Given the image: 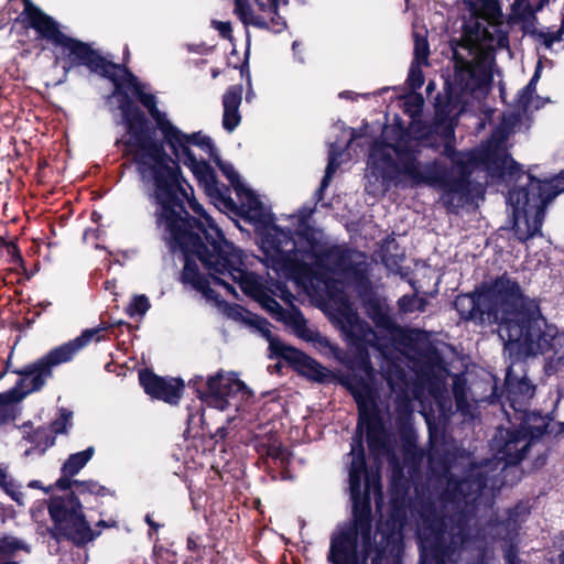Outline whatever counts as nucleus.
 <instances>
[{"label": "nucleus", "instance_id": "obj_50", "mask_svg": "<svg viewBox=\"0 0 564 564\" xmlns=\"http://www.w3.org/2000/svg\"><path fill=\"white\" fill-rule=\"evenodd\" d=\"M547 0H540L536 10H540Z\"/></svg>", "mask_w": 564, "mask_h": 564}, {"label": "nucleus", "instance_id": "obj_22", "mask_svg": "<svg viewBox=\"0 0 564 564\" xmlns=\"http://www.w3.org/2000/svg\"><path fill=\"white\" fill-rule=\"evenodd\" d=\"M530 0H513L509 20L511 23L520 24L525 32H533L536 17Z\"/></svg>", "mask_w": 564, "mask_h": 564}, {"label": "nucleus", "instance_id": "obj_32", "mask_svg": "<svg viewBox=\"0 0 564 564\" xmlns=\"http://www.w3.org/2000/svg\"><path fill=\"white\" fill-rule=\"evenodd\" d=\"M150 308V302L145 295H135L127 307V313L133 317L144 316Z\"/></svg>", "mask_w": 564, "mask_h": 564}, {"label": "nucleus", "instance_id": "obj_9", "mask_svg": "<svg viewBox=\"0 0 564 564\" xmlns=\"http://www.w3.org/2000/svg\"><path fill=\"white\" fill-rule=\"evenodd\" d=\"M556 336L562 337L563 340L557 341L555 339H549V348L545 349V351L536 352V355L553 352L551 357L552 361H562L564 359V336L558 334L557 329ZM505 350L509 355V358L512 359V362L506 373L507 398L510 408L517 415H519L517 420H525V422L542 420L536 413L527 411V404L534 395L535 387L531 384L524 376L521 377L516 372V367L523 371L522 359L529 357V355H511L506 348ZM530 356H535V354H530Z\"/></svg>", "mask_w": 564, "mask_h": 564}, {"label": "nucleus", "instance_id": "obj_53", "mask_svg": "<svg viewBox=\"0 0 564 564\" xmlns=\"http://www.w3.org/2000/svg\"><path fill=\"white\" fill-rule=\"evenodd\" d=\"M561 556L564 557V549H563V552H562Z\"/></svg>", "mask_w": 564, "mask_h": 564}, {"label": "nucleus", "instance_id": "obj_8", "mask_svg": "<svg viewBox=\"0 0 564 564\" xmlns=\"http://www.w3.org/2000/svg\"><path fill=\"white\" fill-rule=\"evenodd\" d=\"M188 206L197 216L205 217L208 227L199 224L198 230L204 234L205 240L217 251L216 259H214L215 254L202 257V263L213 283L224 288L232 295H236L234 285H239L245 294L256 300L273 318L283 322L294 332L292 321L295 318V315L303 316V314L294 306L284 310L268 294L261 279L247 271L241 250L224 238L221 230L195 198H188Z\"/></svg>", "mask_w": 564, "mask_h": 564}, {"label": "nucleus", "instance_id": "obj_14", "mask_svg": "<svg viewBox=\"0 0 564 564\" xmlns=\"http://www.w3.org/2000/svg\"><path fill=\"white\" fill-rule=\"evenodd\" d=\"M289 0H234V14L246 26L281 32L286 26L279 7Z\"/></svg>", "mask_w": 564, "mask_h": 564}, {"label": "nucleus", "instance_id": "obj_40", "mask_svg": "<svg viewBox=\"0 0 564 564\" xmlns=\"http://www.w3.org/2000/svg\"><path fill=\"white\" fill-rule=\"evenodd\" d=\"M506 562L507 564H521L519 557L517 556V553L513 551V549L508 550L506 553Z\"/></svg>", "mask_w": 564, "mask_h": 564}, {"label": "nucleus", "instance_id": "obj_4", "mask_svg": "<svg viewBox=\"0 0 564 564\" xmlns=\"http://www.w3.org/2000/svg\"><path fill=\"white\" fill-rule=\"evenodd\" d=\"M178 193L188 199L187 193L181 183L180 172L145 191L149 199L156 205L155 223L162 231L163 239L169 245L170 250L172 252L181 251L184 254L183 282L200 292L208 302L214 303L229 318L243 321L257 328L270 341L271 347H274L276 344L272 339L271 325L267 319L251 315L240 305H230L220 301L216 292L210 289L209 281L198 272L195 260L198 259L202 262V257L217 256V251L207 240L206 245L202 241V235L204 236V234L198 230V225L204 224L208 227L205 217L198 216L199 219L189 218L180 202Z\"/></svg>", "mask_w": 564, "mask_h": 564}, {"label": "nucleus", "instance_id": "obj_51", "mask_svg": "<svg viewBox=\"0 0 564 564\" xmlns=\"http://www.w3.org/2000/svg\"><path fill=\"white\" fill-rule=\"evenodd\" d=\"M349 135H350V139H349V143H350L355 137V133L352 130H349Z\"/></svg>", "mask_w": 564, "mask_h": 564}, {"label": "nucleus", "instance_id": "obj_17", "mask_svg": "<svg viewBox=\"0 0 564 564\" xmlns=\"http://www.w3.org/2000/svg\"><path fill=\"white\" fill-rule=\"evenodd\" d=\"M282 355L286 359L294 361L299 371H301L305 377L310 378L311 380H314L316 382H326L332 377V373L328 369H326L317 361H315L311 357L302 354L296 349L290 347H282Z\"/></svg>", "mask_w": 564, "mask_h": 564}, {"label": "nucleus", "instance_id": "obj_42", "mask_svg": "<svg viewBox=\"0 0 564 564\" xmlns=\"http://www.w3.org/2000/svg\"><path fill=\"white\" fill-rule=\"evenodd\" d=\"M395 528H397V522L393 520L392 530L387 534L388 540H394L395 536L398 535L395 532Z\"/></svg>", "mask_w": 564, "mask_h": 564}, {"label": "nucleus", "instance_id": "obj_29", "mask_svg": "<svg viewBox=\"0 0 564 564\" xmlns=\"http://www.w3.org/2000/svg\"><path fill=\"white\" fill-rule=\"evenodd\" d=\"M426 305V300L415 295H403L398 301L399 311L403 314L424 312Z\"/></svg>", "mask_w": 564, "mask_h": 564}, {"label": "nucleus", "instance_id": "obj_49", "mask_svg": "<svg viewBox=\"0 0 564 564\" xmlns=\"http://www.w3.org/2000/svg\"><path fill=\"white\" fill-rule=\"evenodd\" d=\"M30 487H33V488L39 487V481L37 480L31 481Z\"/></svg>", "mask_w": 564, "mask_h": 564}, {"label": "nucleus", "instance_id": "obj_27", "mask_svg": "<svg viewBox=\"0 0 564 564\" xmlns=\"http://www.w3.org/2000/svg\"><path fill=\"white\" fill-rule=\"evenodd\" d=\"M73 487H75V490L73 492H70L69 495H74V496L76 494H78V495L89 494V495L97 496V497H104V496L110 495V490L107 487H105L94 480H86V481L74 480Z\"/></svg>", "mask_w": 564, "mask_h": 564}, {"label": "nucleus", "instance_id": "obj_36", "mask_svg": "<svg viewBox=\"0 0 564 564\" xmlns=\"http://www.w3.org/2000/svg\"><path fill=\"white\" fill-rule=\"evenodd\" d=\"M212 26L218 31V33L224 37V39H228L230 40L231 39V34H232V28H231V23L228 22V21H217V20H213L212 21Z\"/></svg>", "mask_w": 564, "mask_h": 564}, {"label": "nucleus", "instance_id": "obj_1", "mask_svg": "<svg viewBox=\"0 0 564 564\" xmlns=\"http://www.w3.org/2000/svg\"><path fill=\"white\" fill-rule=\"evenodd\" d=\"M508 45V33L500 25L488 23L485 26L478 24L475 35H466L453 48L454 74L445 83L446 101L438 96L435 102V131L442 133L443 154L452 167L447 169L438 161L420 163L417 142L410 138H400L395 144L377 140L371 147L365 176V189L369 195L383 196L392 185H427L441 191L443 205L449 212H456L469 202V176L482 167L499 178L511 180L517 175L527 180L523 186L509 192L507 204L520 241L540 234L546 205L564 192V173L544 181L519 174V165L507 151V140L514 133L520 113H505L490 139L476 150L457 152L453 147V119L486 95L492 80L494 52Z\"/></svg>", "mask_w": 564, "mask_h": 564}, {"label": "nucleus", "instance_id": "obj_47", "mask_svg": "<svg viewBox=\"0 0 564 564\" xmlns=\"http://www.w3.org/2000/svg\"><path fill=\"white\" fill-rule=\"evenodd\" d=\"M0 564H19L17 561H2Z\"/></svg>", "mask_w": 564, "mask_h": 564}, {"label": "nucleus", "instance_id": "obj_45", "mask_svg": "<svg viewBox=\"0 0 564 564\" xmlns=\"http://www.w3.org/2000/svg\"><path fill=\"white\" fill-rule=\"evenodd\" d=\"M145 520L149 523V525H151L152 528H155V529L158 528V525L153 522V520H151L150 516H147Z\"/></svg>", "mask_w": 564, "mask_h": 564}, {"label": "nucleus", "instance_id": "obj_16", "mask_svg": "<svg viewBox=\"0 0 564 564\" xmlns=\"http://www.w3.org/2000/svg\"><path fill=\"white\" fill-rule=\"evenodd\" d=\"M139 380L144 391L152 398L175 404L181 398L183 382L175 378H161L150 371H140Z\"/></svg>", "mask_w": 564, "mask_h": 564}, {"label": "nucleus", "instance_id": "obj_33", "mask_svg": "<svg viewBox=\"0 0 564 564\" xmlns=\"http://www.w3.org/2000/svg\"><path fill=\"white\" fill-rule=\"evenodd\" d=\"M476 15L486 14L494 11L496 0H464Z\"/></svg>", "mask_w": 564, "mask_h": 564}, {"label": "nucleus", "instance_id": "obj_5", "mask_svg": "<svg viewBox=\"0 0 564 564\" xmlns=\"http://www.w3.org/2000/svg\"><path fill=\"white\" fill-rule=\"evenodd\" d=\"M454 305L464 319L497 323L498 335L511 355L545 351L549 339L563 340L542 316L538 302L523 297L519 284L506 275L477 294L458 295Z\"/></svg>", "mask_w": 564, "mask_h": 564}, {"label": "nucleus", "instance_id": "obj_34", "mask_svg": "<svg viewBox=\"0 0 564 564\" xmlns=\"http://www.w3.org/2000/svg\"><path fill=\"white\" fill-rule=\"evenodd\" d=\"M454 395L456 400V406L459 411H465V408L467 405L466 401V393H465V386L462 383L460 379L458 377L454 380Z\"/></svg>", "mask_w": 564, "mask_h": 564}, {"label": "nucleus", "instance_id": "obj_7", "mask_svg": "<svg viewBox=\"0 0 564 564\" xmlns=\"http://www.w3.org/2000/svg\"><path fill=\"white\" fill-rule=\"evenodd\" d=\"M172 147L164 142L178 162L191 170L206 195L218 209H240L250 221L261 223L267 214L258 196L240 180L235 167L221 161L212 139L200 132L184 133Z\"/></svg>", "mask_w": 564, "mask_h": 564}, {"label": "nucleus", "instance_id": "obj_48", "mask_svg": "<svg viewBox=\"0 0 564 564\" xmlns=\"http://www.w3.org/2000/svg\"><path fill=\"white\" fill-rule=\"evenodd\" d=\"M297 46H299V42H296V41L293 42L292 48H293L294 54H296Z\"/></svg>", "mask_w": 564, "mask_h": 564}, {"label": "nucleus", "instance_id": "obj_30", "mask_svg": "<svg viewBox=\"0 0 564 564\" xmlns=\"http://www.w3.org/2000/svg\"><path fill=\"white\" fill-rule=\"evenodd\" d=\"M340 154L341 153H340V151L337 150V148H335L334 145L330 147L328 164L326 166L325 175L321 183V188H319L321 191H324L328 186L334 173L339 167L340 162L338 159H339Z\"/></svg>", "mask_w": 564, "mask_h": 564}, {"label": "nucleus", "instance_id": "obj_54", "mask_svg": "<svg viewBox=\"0 0 564 564\" xmlns=\"http://www.w3.org/2000/svg\"><path fill=\"white\" fill-rule=\"evenodd\" d=\"M562 431L564 432V423L562 424Z\"/></svg>", "mask_w": 564, "mask_h": 564}, {"label": "nucleus", "instance_id": "obj_46", "mask_svg": "<svg viewBox=\"0 0 564 564\" xmlns=\"http://www.w3.org/2000/svg\"><path fill=\"white\" fill-rule=\"evenodd\" d=\"M434 454H431L430 455V464H431V467L434 468Z\"/></svg>", "mask_w": 564, "mask_h": 564}, {"label": "nucleus", "instance_id": "obj_20", "mask_svg": "<svg viewBox=\"0 0 564 564\" xmlns=\"http://www.w3.org/2000/svg\"><path fill=\"white\" fill-rule=\"evenodd\" d=\"M94 453V447H88L85 451L72 454L63 464L62 476L57 479L56 487L62 490L73 488L74 480L72 478L86 466Z\"/></svg>", "mask_w": 564, "mask_h": 564}, {"label": "nucleus", "instance_id": "obj_21", "mask_svg": "<svg viewBox=\"0 0 564 564\" xmlns=\"http://www.w3.org/2000/svg\"><path fill=\"white\" fill-rule=\"evenodd\" d=\"M423 107L424 98L421 94H410L404 98V112L412 119L409 124V132L413 134L415 139H423L425 137V133L422 131V122L420 120Z\"/></svg>", "mask_w": 564, "mask_h": 564}, {"label": "nucleus", "instance_id": "obj_24", "mask_svg": "<svg viewBox=\"0 0 564 564\" xmlns=\"http://www.w3.org/2000/svg\"><path fill=\"white\" fill-rule=\"evenodd\" d=\"M539 78L540 72L539 68H536L529 84L518 95L517 107L524 113L538 110L544 104V101L535 94Z\"/></svg>", "mask_w": 564, "mask_h": 564}, {"label": "nucleus", "instance_id": "obj_28", "mask_svg": "<svg viewBox=\"0 0 564 564\" xmlns=\"http://www.w3.org/2000/svg\"><path fill=\"white\" fill-rule=\"evenodd\" d=\"M28 438L33 444V449H37L40 453H44L54 444L52 432L45 427H39Z\"/></svg>", "mask_w": 564, "mask_h": 564}, {"label": "nucleus", "instance_id": "obj_10", "mask_svg": "<svg viewBox=\"0 0 564 564\" xmlns=\"http://www.w3.org/2000/svg\"><path fill=\"white\" fill-rule=\"evenodd\" d=\"M107 329L108 325L102 323L95 328L85 329L75 339L52 349L44 357L25 369L24 376L21 378V384L30 386L29 391L41 389L45 380L51 377L52 369L55 366L70 361L74 356L89 343L102 340V333Z\"/></svg>", "mask_w": 564, "mask_h": 564}, {"label": "nucleus", "instance_id": "obj_52", "mask_svg": "<svg viewBox=\"0 0 564 564\" xmlns=\"http://www.w3.org/2000/svg\"><path fill=\"white\" fill-rule=\"evenodd\" d=\"M378 531H379V532H381L383 535L386 534V533L383 532V527H382V524H380V525L378 527Z\"/></svg>", "mask_w": 564, "mask_h": 564}, {"label": "nucleus", "instance_id": "obj_15", "mask_svg": "<svg viewBox=\"0 0 564 564\" xmlns=\"http://www.w3.org/2000/svg\"><path fill=\"white\" fill-rule=\"evenodd\" d=\"M368 317L382 330H386L393 340L403 349H410L412 345H416L425 338L420 329L403 328L393 322L390 316L389 305L384 300L370 299L365 305Z\"/></svg>", "mask_w": 564, "mask_h": 564}, {"label": "nucleus", "instance_id": "obj_39", "mask_svg": "<svg viewBox=\"0 0 564 564\" xmlns=\"http://www.w3.org/2000/svg\"><path fill=\"white\" fill-rule=\"evenodd\" d=\"M422 414L424 415L425 417V421H426V424L429 426V431H430V435H431V438L433 437V434H434V423H433V410L431 411H426L424 408L422 410Z\"/></svg>", "mask_w": 564, "mask_h": 564}, {"label": "nucleus", "instance_id": "obj_11", "mask_svg": "<svg viewBox=\"0 0 564 564\" xmlns=\"http://www.w3.org/2000/svg\"><path fill=\"white\" fill-rule=\"evenodd\" d=\"M48 513L54 522L53 534L65 538L77 546H83L100 534L94 531L83 512V506L74 495L54 497L48 506Z\"/></svg>", "mask_w": 564, "mask_h": 564}, {"label": "nucleus", "instance_id": "obj_25", "mask_svg": "<svg viewBox=\"0 0 564 564\" xmlns=\"http://www.w3.org/2000/svg\"><path fill=\"white\" fill-rule=\"evenodd\" d=\"M294 324V334L306 340L313 343L318 349H332L330 341L325 337L322 336L316 329L311 328L307 325L306 319L304 316L295 315V318H293Z\"/></svg>", "mask_w": 564, "mask_h": 564}, {"label": "nucleus", "instance_id": "obj_37", "mask_svg": "<svg viewBox=\"0 0 564 564\" xmlns=\"http://www.w3.org/2000/svg\"><path fill=\"white\" fill-rule=\"evenodd\" d=\"M435 400H436V404H437L438 412H440L438 413V419L440 420H446L447 419V413L451 410V402H449V400L440 399L437 397H435Z\"/></svg>", "mask_w": 564, "mask_h": 564}, {"label": "nucleus", "instance_id": "obj_31", "mask_svg": "<svg viewBox=\"0 0 564 564\" xmlns=\"http://www.w3.org/2000/svg\"><path fill=\"white\" fill-rule=\"evenodd\" d=\"M0 487L17 502L21 503L22 492L18 489L4 467H0Z\"/></svg>", "mask_w": 564, "mask_h": 564}, {"label": "nucleus", "instance_id": "obj_38", "mask_svg": "<svg viewBox=\"0 0 564 564\" xmlns=\"http://www.w3.org/2000/svg\"><path fill=\"white\" fill-rule=\"evenodd\" d=\"M279 293H274L275 295L280 296L284 302L291 303L294 299L293 294L288 291L284 286L278 285L276 286Z\"/></svg>", "mask_w": 564, "mask_h": 564}, {"label": "nucleus", "instance_id": "obj_26", "mask_svg": "<svg viewBox=\"0 0 564 564\" xmlns=\"http://www.w3.org/2000/svg\"><path fill=\"white\" fill-rule=\"evenodd\" d=\"M19 551L30 552L29 545L15 536H0V557L14 556Z\"/></svg>", "mask_w": 564, "mask_h": 564}, {"label": "nucleus", "instance_id": "obj_2", "mask_svg": "<svg viewBox=\"0 0 564 564\" xmlns=\"http://www.w3.org/2000/svg\"><path fill=\"white\" fill-rule=\"evenodd\" d=\"M347 339L359 350L352 362V373L346 379L359 411L357 434L352 438L349 455V490L352 501L354 521L339 527L332 535L328 561L332 564H358V553L367 557L371 546V506L370 492L376 496V503L382 501L380 476L366 469L365 451L361 442L364 431L368 445L376 455L387 448V433L378 409L377 399L379 381L364 346H372L380 350L383 358L381 375L391 392L397 393V405L405 414L411 412V398L408 393L405 372L401 365L383 349L376 332L371 327H341Z\"/></svg>", "mask_w": 564, "mask_h": 564}, {"label": "nucleus", "instance_id": "obj_23", "mask_svg": "<svg viewBox=\"0 0 564 564\" xmlns=\"http://www.w3.org/2000/svg\"><path fill=\"white\" fill-rule=\"evenodd\" d=\"M30 386H22L21 379L8 392L0 393V423L14 417V404L20 402L32 391H29Z\"/></svg>", "mask_w": 564, "mask_h": 564}, {"label": "nucleus", "instance_id": "obj_13", "mask_svg": "<svg viewBox=\"0 0 564 564\" xmlns=\"http://www.w3.org/2000/svg\"><path fill=\"white\" fill-rule=\"evenodd\" d=\"M531 422L520 420L518 429L498 430L491 444L497 459L503 460L506 465H516L525 457L532 441L540 437L545 430L544 424L534 425Z\"/></svg>", "mask_w": 564, "mask_h": 564}, {"label": "nucleus", "instance_id": "obj_43", "mask_svg": "<svg viewBox=\"0 0 564 564\" xmlns=\"http://www.w3.org/2000/svg\"><path fill=\"white\" fill-rule=\"evenodd\" d=\"M115 286H116V284H115V282H113V281H107V282L105 283V288H106V290H109V291H111V292H112V290L115 289Z\"/></svg>", "mask_w": 564, "mask_h": 564}, {"label": "nucleus", "instance_id": "obj_19", "mask_svg": "<svg viewBox=\"0 0 564 564\" xmlns=\"http://www.w3.org/2000/svg\"><path fill=\"white\" fill-rule=\"evenodd\" d=\"M242 86H230L223 97V127L228 132H232L240 123L241 116L239 113V106L242 99Z\"/></svg>", "mask_w": 564, "mask_h": 564}, {"label": "nucleus", "instance_id": "obj_18", "mask_svg": "<svg viewBox=\"0 0 564 564\" xmlns=\"http://www.w3.org/2000/svg\"><path fill=\"white\" fill-rule=\"evenodd\" d=\"M429 55L430 47L426 37L424 35L415 33L414 58L411 64L408 76V84L413 90L420 89L424 84L422 67L429 65Z\"/></svg>", "mask_w": 564, "mask_h": 564}, {"label": "nucleus", "instance_id": "obj_6", "mask_svg": "<svg viewBox=\"0 0 564 564\" xmlns=\"http://www.w3.org/2000/svg\"><path fill=\"white\" fill-rule=\"evenodd\" d=\"M460 458L470 465L469 474L459 481L454 480L452 470L455 465L446 462L447 489L440 501L444 510L457 512L445 517L434 506H424L419 511L416 534L424 564H445L470 538L469 518L465 510L478 500L486 481L479 466L470 464L468 454H462Z\"/></svg>", "mask_w": 564, "mask_h": 564}, {"label": "nucleus", "instance_id": "obj_35", "mask_svg": "<svg viewBox=\"0 0 564 564\" xmlns=\"http://www.w3.org/2000/svg\"><path fill=\"white\" fill-rule=\"evenodd\" d=\"M70 421H72V412H68L66 410H63L61 412V415L58 419H56L53 423H52V431L55 433V434H58V433H64L67 431V427L70 426Z\"/></svg>", "mask_w": 564, "mask_h": 564}, {"label": "nucleus", "instance_id": "obj_41", "mask_svg": "<svg viewBox=\"0 0 564 564\" xmlns=\"http://www.w3.org/2000/svg\"><path fill=\"white\" fill-rule=\"evenodd\" d=\"M115 525H116V522L113 520H111V521L100 520L96 524L97 528H101V529H104V528H112Z\"/></svg>", "mask_w": 564, "mask_h": 564}, {"label": "nucleus", "instance_id": "obj_12", "mask_svg": "<svg viewBox=\"0 0 564 564\" xmlns=\"http://www.w3.org/2000/svg\"><path fill=\"white\" fill-rule=\"evenodd\" d=\"M206 386L202 401L220 411H241L253 397L252 391L234 372H218L208 378Z\"/></svg>", "mask_w": 564, "mask_h": 564}, {"label": "nucleus", "instance_id": "obj_3", "mask_svg": "<svg viewBox=\"0 0 564 564\" xmlns=\"http://www.w3.org/2000/svg\"><path fill=\"white\" fill-rule=\"evenodd\" d=\"M23 14L30 25L44 39L62 48L70 65H85L91 72L109 78L113 86L110 99L116 100L121 111L120 124L124 129L117 141L126 156L137 164L143 189H151L154 185L180 172L177 161L171 159L163 145L154 138L144 116L133 107L129 93L138 96L142 106L153 119L163 141L172 147L184 140L183 131L178 129L156 106V97L148 90V86L128 72L126 68L106 61L87 44L64 35L56 22L30 0H24Z\"/></svg>", "mask_w": 564, "mask_h": 564}, {"label": "nucleus", "instance_id": "obj_44", "mask_svg": "<svg viewBox=\"0 0 564 564\" xmlns=\"http://www.w3.org/2000/svg\"><path fill=\"white\" fill-rule=\"evenodd\" d=\"M435 89V84L434 82H430L426 86V93L427 94H431L433 90Z\"/></svg>", "mask_w": 564, "mask_h": 564}]
</instances>
